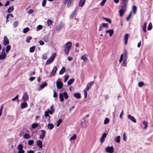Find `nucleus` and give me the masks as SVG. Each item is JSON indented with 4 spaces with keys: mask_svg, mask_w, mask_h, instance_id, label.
<instances>
[{
    "mask_svg": "<svg viewBox=\"0 0 153 153\" xmlns=\"http://www.w3.org/2000/svg\"><path fill=\"white\" fill-rule=\"evenodd\" d=\"M72 46V43L70 42H67L64 45V51L65 54L68 55L69 51Z\"/></svg>",
    "mask_w": 153,
    "mask_h": 153,
    "instance_id": "obj_1",
    "label": "nucleus"
},
{
    "mask_svg": "<svg viewBox=\"0 0 153 153\" xmlns=\"http://www.w3.org/2000/svg\"><path fill=\"white\" fill-rule=\"evenodd\" d=\"M56 53H53L46 61V64L48 65L52 63L54 61L56 56Z\"/></svg>",
    "mask_w": 153,
    "mask_h": 153,
    "instance_id": "obj_2",
    "label": "nucleus"
},
{
    "mask_svg": "<svg viewBox=\"0 0 153 153\" xmlns=\"http://www.w3.org/2000/svg\"><path fill=\"white\" fill-rule=\"evenodd\" d=\"M23 147L22 144H19L17 147V149L18 150V153H25V151L23 149Z\"/></svg>",
    "mask_w": 153,
    "mask_h": 153,
    "instance_id": "obj_3",
    "label": "nucleus"
},
{
    "mask_svg": "<svg viewBox=\"0 0 153 153\" xmlns=\"http://www.w3.org/2000/svg\"><path fill=\"white\" fill-rule=\"evenodd\" d=\"M105 151L107 152L112 153L114 151V148L113 146H108L106 148Z\"/></svg>",
    "mask_w": 153,
    "mask_h": 153,
    "instance_id": "obj_4",
    "label": "nucleus"
},
{
    "mask_svg": "<svg viewBox=\"0 0 153 153\" xmlns=\"http://www.w3.org/2000/svg\"><path fill=\"white\" fill-rule=\"evenodd\" d=\"M74 1V0H63V3L64 4H65L68 2L67 5L68 6H70L71 5V3Z\"/></svg>",
    "mask_w": 153,
    "mask_h": 153,
    "instance_id": "obj_5",
    "label": "nucleus"
},
{
    "mask_svg": "<svg viewBox=\"0 0 153 153\" xmlns=\"http://www.w3.org/2000/svg\"><path fill=\"white\" fill-rule=\"evenodd\" d=\"M56 85L58 88L60 89L62 88L63 84L62 83L61 81H57L56 83Z\"/></svg>",
    "mask_w": 153,
    "mask_h": 153,
    "instance_id": "obj_6",
    "label": "nucleus"
},
{
    "mask_svg": "<svg viewBox=\"0 0 153 153\" xmlns=\"http://www.w3.org/2000/svg\"><path fill=\"white\" fill-rule=\"evenodd\" d=\"M93 83L94 82L93 81H91L88 83L87 84V85L85 90L88 91L91 88L92 85H93Z\"/></svg>",
    "mask_w": 153,
    "mask_h": 153,
    "instance_id": "obj_7",
    "label": "nucleus"
},
{
    "mask_svg": "<svg viewBox=\"0 0 153 153\" xmlns=\"http://www.w3.org/2000/svg\"><path fill=\"white\" fill-rule=\"evenodd\" d=\"M41 131L42 134L40 135L39 138L42 140H43L44 138L45 135V131L44 130H42Z\"/></svg>",
    "mask_w": 153,
    "mask_h": 153,
    "instance_id": "obj_8",
    "label": "nucleus"
},
{
    "mask_svg": "<svg viewBox=\"0 0 153 153\" xmlns=\"http://www.w3.org/2000/svg\"><path fill=\"white\" fill-rule=\"evenodd\" d=\"M57 70V67H54L51 72V74L50 75L51 77H52V76H54L55 75L56 72Z\"/></svg>",
    "mask_w": 153,
    "mask_h": 153,
    "instance_id": "obj_9",
    "label": "nucleus"
},
{
    "mask_svg": "<svg viewBox=\"0 0 153 153\" xmlns=\"http://www.w3.org/2000/svg\"><path fill=\"white\" fill-rule=\"evenodd\" d=\"M9 43V41L7 38L6 36H4L3 40V44L5 45H8Z\"/></svg>",
    "mask_w": 153,
    "mask_h": 153,
    "instance_id": "obj_10",
    "label": "nucleus"
},
{
    "mask_svg": "<svg viewBox=\"0 0 153 153\" xmlns=\"http://www.w3.org/2000/svg\"><path fill=\"white\" fill-rule=\"evenodd\" d=\"M107 135V134L106 133H103L100 139V141L101 143H102L105 141V138L106 137Z\"/></svg>",
    "mask_w": 153,
    "mask_h": 153,
    "instance_id": "obj_11",
    "label": "nucleus"
},
{
    "mask_svg": "<svg viewBox=\"0 0 153 153\" xmlns=\"http://www.w3.org/2000/svg\"><path fill=\"white\" fill-rule=\"evenodd\" d=\"M22 99L24 101H27L28 100V96L26 92H25L24 94Z\"/></svg>",
    "mask_w": 153,
    "mask_h": 153,
    "instance_id": "obj_12",
    "label": "nucleus"
},
{
    "mask_svg": "<svg viewBox=\"0 0 153 153\" xmlns=\"http://www.w3.org/2000/svg\"><path fill=\"white\" fill-rule=\"evenodd\" d=\"M128 3L122 2L121 5V9L126 10Z\"/></svg>",
    "mask_w": 153,
    "mask_h": 153,
    "instance_id": "obj_13",
    "label": "nucleus"
},
{
    "mask_svg": "<svg viewBox=\"0 0 153 153\" xmlns=\"http://www.w3.org/2000/svg\"><path fill=\"white\" fill-rule=\"evenodd\" d=\"M128 118L131 120L133 122L136 123V120L135 119L133 116H131V115L129 114L128 116Z\"/></svg>",
    "mask_w": 153,
    "mask_h": 153,
    "instance_id": "obj_14",
    "label": "nucleus"
},
{
    "mask_svg": "<svg viewBox=\"0 0 153 153\" xmlns=\"http://www.w3.org/2000/svg\"><path fill=\"white\" fill-rule=\"evenodd\" d=\"M128 33H126L125 34L124 38V43L125 45H127L128 43Z\"/></svg>",
    "mask_w": 153,
    "mask_h": 153,
    "instance_id": "obj_15",
    "label": "nucleus"
},
{
    "mask_svg": "<svg viewBox=\"0 0 153 153\" xmlns=\"http://www.w3.org/2000/svg\"><path fill=\"white\" fill-rule=\"evenodd\" d=\"M37 145L40 148H42V142L40 140H39L37 141L36 142Z\"/></svg>",
    "mask_w": 153,
    "mask_h": 153,
    "instance_id": "obj_16",
    "label": "nucleus"
},
{
    "mask_svg": "<svg viewBox=\"0 0 153 153\" xmlns=\"http://www.w3.org/2000/svg\"><path fill=\"white\" fill-rule=\"evenodd\" d=\"M85 0H80L79 3V6L80 7H82L85 4Z\"/></svg>",
    "mask_w": 153,
    "mask_h": 153,
    "instance_id": "obj_17",
    "label": "nucleus"
},
{
    "mask_svg": "<svg viewBox=\"0 0 153 153\" xmlns=\"http://www.w3.org/2000/svg\"><path fill=\"white\" fill-rule=\"evenodd\" d=\"M73 96L77 99H80L81 97V95L79 93H75L73 94Z\"/></svg>",
    "mask_w": 153,
    "mask_h": 153,
    "instance_id": "obj_18",
    "label": "nucleus"
},
{
    "mask_svg": "<svg viewBox=\"0 0 153 153\" xmlns=\"http://www.w3.org/2000/svg\"><path fill=\"white\" fill-rule=\"evenodd\" d=\"M66 71L65 68L64 67H62L61 69L59 72V74L60 75L62 74Z\"/></svg>",
    "mask_w": 153,
    "mask_h": 153,
    "instance_id": "obj_19",
    "label": "nucleus"
},
{
    "mask_svg": "<svg viewBox=\"0 0 153 153\" xmlns=\"http://www.w3.org/2000/svg\"><path fill=\"white\" fill-rule=\"evenodd\" d=\"M47 127L49 130H51L54 128V125L52 123H49L47 125Z\"/></svg>",
    "mask_w": 153,
    "mask_h": 153,
    "instance_id": "obj_20",
    "label": "nucleus"
},
{
    "mask_svg": "<svg viewBox=\"0 0 153 153\" xmlns=\"http://www.w3.org/2000/svg\"><path fill=\"white\" fill-rule=\"evenodd\" d=\"M27 106V104L26 102H24L22 103L21 105V108L24 109Z\"/></svg>",
    "mask_w": 153,
    "mask_h": 153,
    "instance_id": "obj_21",
    "label": "nucleus"
},
{
    "mask_svg": "<svg viewBox=\"0 0 153 153\" xmlns=\"http://www.w3.org/2000/svg\"><path fill=\"white\" fill-rule=\"evenodd\" d=\"M126 11V10H124L123 9H121L119 11V13L120 16V17H122L123 16L124 13L125 11Z\"/></svg>",
    "mask_w": 153,
    "mask_h": 153,
    "instance_id": "obj_22",
    "label": "nucleus"
},
{
    "mask_svg": "<svg viewBox=\"0 0 153 153\" xmlns=\"http://www.w3.org/2000/svg\"><path fill=\"white\" fill-rule=\"evenodd\" d=\"M106 33H109L110 36H111L114 33V30H108L106 31Z\"/></svg>",
    "mask_w": 153,
    "mask_h": 153,
    "instance_id": "obj_23",
    "label": "nucleus"
},
{
    "mask_svg": "<svg viewBox=\"0 0 153 153\" xmlns=\"http://www.w3.org/2000/svg\"><path fill=\"white\" fill-rule=\"evenodd\" d=\"M6 56V53L0 55V59L3 60L5 59Z\"/></svg>",
    "mask_w": 153,
    "mask_h": 153,
    "instance_id": "obj_24",
    "label": "nucleus"
},
{
    "mask_svg": "<svg viewBox=\"0 0 153 153\" xmlns=\"http://www.w3.org/2000/svg\"><path fill=\"white\" fill-rule=\"evenodd\" d=\"M74 80L75 79L73 78L70 79L67 82L68 85H70L74 82Z\"/></svg>",
    "mask_w": 153,
    "mask_h": 153,
    "instance_id": "obj_25",
    "label": "nucleus"
},
{
    "mask_svg": "<svg viewBox=\"0 0 153 153\" xmlns=\"http://www.w3.org/2000/svg\"><path fill=\"white\" fill-rule=\"evenodd\" d=\"M114 140L116 142L120 143V136H118L116 137L114 139Z\"/></svg>",
    "mask_w": 153,
    "mask_h": 153,
    "instance_id": "obj_26",
    "label": "nucleus"
},
{
    "mask_svg": "<svg viewBox=\"0 0 153 153\" xmlns=\"http://www.w3.org/2000/svg\"><path fill=\"white\" fill-rule=\"evenodd\" d=\"M137 10V7L136 6H133L132 7V10L134 14H135Z\"/></svg>",
    "mask_w": 153,
    "mask_h": 153,
    "instance_id": "obj_27",
    "label": "nucleus"
},
{
    "mask_svg": "<svg viewBox=\"0 0 153 153\" xmlns=\"http://www.w3.org/2000/svg\"><path fill=\"white\" fill-rule=\"evenodd\" d=\"M14 8L13 7H9L7 10V11L9 13H10L11 12L13 11Z\"/></svg>",
    "mask_w": 153,
    "mask_h": 153,
    "instance_id": "obj_28",
    "label": "nucleus"
},
{
    "mask_svg": "<svg viewBox=\"0 0 153 153\" xmlns=\"http://www.w3.org/2000/svg\"><path fill=\"white\" fill-rule=\"evenodd\" d=\"M35 46H33L30 47V53H33L34 52L35 50Z\"/></svg>",
    "mask_w": 153,
    "mask_h": 153,
    "instance_id": "obj_29",
    "label": "nucleus"
},
{
    "mask_svg": "<svg viewBox=\"0 0 153 153\" xmlns=\"http://www.w3.org/2000/svg\"><path fill=\"white\" fill-rule=\"evenodd\" d=\"M62 25H58L56 28V31L57 32H58L62 28Z\"/></svg>",
    "mask_w": 153,
    "mask_h": 153,
    "instance_id": "obj_30",
    "label": "nucleus"
},
{
    "mask_svg": "<svg viewBox=\"0 0 153 153\" xmlns=\"http://www.w3.org/2000/svg\"><path fill=\"white\" fill-rule=\"evenodd\" d=\"M76 10H74L71 14L70 16V19H72L74 17V16L75 13H76Z\"/></svg>",
    "mask_w": 153,
    "mask_h": 153,
    "instance_id": "obj_31",
    "label": "nucleus"
},
{
    "mask_svg": "<svg viewBox=\"0 0 153 153\" xmlns=\"http://www.w3.org/2000/svg\"><path fill=\"white\" fill-rule=\"evenodd\" d=\"M30 135L27 134H25L23 136V138L25 139H28L30 138Z\"/></svg>",
    "mask_w": 153,
    "mask_h": 153,
    "instance_id": "obj_32",
    "label": "nucleus"
},
{
    "mask_svg": "<svg viewBox=\"0 0 153 153\" xmlns=\"http://www.w3.org/2000/svg\"><path fill=\"white\" fill-rule=\"evenodd\" d=\"M38 126V124L37 123H33L31 125V127L32 128H35Z\"/></svg>",
    "mask_w": 153,
    "mask_h": 153,
    "instance_id": "obj_33",
    "label": "nucleus"
},
{
    "mask_svg": "<svg viewBox=\"0 0 153 153\" xmlns=\"http://www.w3.org/2000/svg\"><path fill=\"white\" fill-rule=\"evenodd\" d=\"M59 98L61 102L63 101L64 99L63 98V96L61 93H60L59 94Z\"/></svg>",
    "mask_w": 153,
    "mask_h": 153,
    "instance_id": "obj_34",
    "label": "nucleus"
},
{
    "mask_svg": "<svg viewBox=\"0 0 153 153\" xmlns=\"http://www.w3.org/2000/svg\"><path fill=\"white\" fill-rule=\"evenodd\" d=\"M47 24L48 26H50L52 24V21L51 19H48L47 21Z\"/></svg>",
    "mask_w": 153,
    "mask_h": 153,
    "instance_id": "obj_35",
    "label": "nucleus"
},
{
    "mask_svg": "<svg viewBox=\"0 0 153 153\" xmlns=\"http://www.w3.org/2000/svg\"><path fill=\"white\" fill-rule=\"evenodd\" d=\"M63 95L65 99H67L68 98V96L66 92H64L63 93Z\"/></svg>",
    "mask_w": 153,
    "mask_h": 153,
    "instance_id": "obj_36",
    "label": "nucleus"
},
{
    "mask_svg": "<svg viewBox=\"0 0 153 153\" xmlns=\"http://www.w3.org/2000/svg\"><path fill=\"white\" fill-rule=\"evenodd\" d=\"M62 122V120L61 119H59V120L57 121V124L56 126L57 127H58L59 126L60 124H61V123Z\"/></svg>",
    "mask_w": 153,
    "mask_h": 153,
    "instance_id": "obj_37",
    "label": "nucleus"
},
{
    "mask_svg": "<svg viewBox=\"0 0 153 153\" xmlns=\"http://www.w3.org/2000/svg\"><path fill=\"white\" fill-rule=\"evenodd\" d=\"M47 83L46 82H45L44 83L42 84L41 85H40V88L41 89L45 87L46 86H47Z\"/></svg>",
    "mask_w": 153,
    "mask_h": 153,
    "instance_id": "obj_38",
    "label": "nucleus"
},
{
    "mask_svg": "<svg viewBox=\"0 0 153 153\" xmlns=\"http://www.w3.org/2000/svg\"><path fill=\"white\" fill-rule=\"evenodd\" d=\"M81 59H82L84 62H85L87 61V58L86 57H84V55L82 56L81 58Z\"/></svg>",
    "mask_w": 153,
    "mask_h": 153,
    "instance_id": "obj_39",
    "label": "nucleus"
},
{
    "mask_svg": "<svg viewBox=\"0 0 153 153\" xmlns=\"http://www.w3.org/2000/svg\"><path fill=\"white\" fill-rule=\"evenodd\" d=\"M109 119L108 118H107L105 119L104 121V124H108L109 123Z\"/></svg>",
    "mask_w": 153,
    "mask_h": 153,
    "instance_id": "obj_40",
    "label": "nucleus"
},
{
    "mask_svg": "<svg viewBox=\"0 0 153 153\" xmlns=\"http://www.w3.org/2000/svg\"><path fill=\"white\" fill-rule=\"evenodd\" d=\"M11 49V47L9 45H7L6 47V51L7 53Z\"/></svg>",
    "mask_w": 153,
    "mask_h": 153,
    "instance_id": "obj_41",
    "label": "nucleus"
},
{
    "mask_svg": "<svg viewBox=\"0 0 153 153\" xmlns=\"http://www.w3.org/2000/svg\"><path fill=\"white\" fill-rule=\"evenodd\" d=\"M76 135L75 134H74L73 136L71 137L70 139V140H74L76 139Z\"/></svg>",
    "mask_w": 153,
    "mask_h": 153,
    "instance_id": "obj_42",
    "label": "nucleus"
},
{
    "mask_svg": "<svg viewBox=\"0 0 153 153\" xmlns=\"http://www.w3.org/2000/svg\"><path fill=\"white\" fill-rule=\"evenodd\" d=\"M29 29L28 27H27L25 28L23 30V32L24 33H26L29 30Z\"/></svg>",
    "mask_w": 153,
    "mask_h": 153,
    "instance_id": "obj_43",
    "label": "nucleus"
},
{
    "mask_svg": "<svg viewBox=\"0 0 153 153\" xmlns=\"http://www.w3.org/2000/svg\"><path fill=\"white\" fill-rule=\"evenodd\" d=\"M152 24L151 23H150L148 27H147V30H151L152 29Z\"/></svg>",
    "mask_w": 153,
    "mask_h": 153,
    "instance_id": "obj_44",
    "label": "nucleus"
},
{
    "mask_svg": "<svg viewBox=\"0 0 153 153\" xmlns=\"http://www.w3.org/2000/svg\"><path fill=\"white\" fill-rule=\"evenodd\" d=\"M103 19L104 20H105L106 21L110 23H111L112 22L111 20L110 19H108L106 18H104V17H102Z\"/></svg>",
    "mask_w": 153,
    "mask_h": 153,
    "instance_id": "obj_45",
    "label": "nucleus"
},
{
    "mask_svg": "<svg viewBox=\"0 0 153 153\" xmlns=\"http://www.w3.org/2000/svg\"><path fill=\"white\" fill-rule=\"evenodd\" d=\"M34 143V141L33 140H30L28 141V143L29 145H31L33 144Z\"/></svg>",
    "mask_w": 153,
    "mask_h": 153,
    "instance_id": "obj_46",
    "label": "nucleus"
},
{
    "mask_svg": "<svg viewBox=\"0 0 153 153\" xmlns=\"http://www.w3.org/2000/svg\"><path fill=\"white\" fill-rule=\"evenodd\" d=\"M47 0H43L42 2V6L43 7L45 6Z\"/></svg>",
    "mask_w": 153,
    "mask_h": 153,
    "instance_id": "obj_47",
    "label": "nucleus"
},
{
    "mask_svg": "<svg viewBox=\"0 0 153 153\" xmlns=\"http://www.w3.org/2000/svg\"><path fill=\"white\" fill-rule=\"evenodd\" d=\"M32 39V37L31 36H28L27 37V38L26 39V41L27 43H29L30 42V41Z\"/></svg>",
    "mask_w": 153,
    "mask_h": 153,
    "instance_id": "obj_48",
    "label": "nucleus"
},
{
    "mask_svg": "<svg viewBox=\"0 0 153 153\" xmlns=\"http://www.w3.org/2000/svg\"><path fill=\"white\" fill-rule=\"evenodd\" d=\"M42 26L41 25H38L37 27V30H39L42 28Z\"/></svg>",
    "mask_w": 153,
    "mask_h": 153,
    "instance_id": "obj_49",
    "label": "nucleus"
},
{
    "mask_svg": "<svg viewBox=\"0 0 153 153\" xmlns=\"http://www.w3.org/2000/svg\"><path fill=\"white\" fill-rule=\"evenodd\" d=\"M131 14H132V12H131L129 14V15H128V16H127V17L126 18V20L127 21H128L129 20L131 16Z\"/></svg>",
    "mask_w": 153,
    "mask_h": 153,
    "instance_id": "obj_50",
    "label": "nucleus"
},
{
    "mask_svg": "<svg viewBox=\"0 0 153 153\" xmlns=\"http://www.w3.org/2000/svg\"><path fill=\"white\" fill-rule=\"evenodd\" d=\"M144 129H146L148 127V123L147 122L144 121Z\"/></svg>",
    "mask_w": 153,
    "mask_h": 153,
    "instance_id": "obj_51",
    "label": "nucleus"
},
{
    "mask_svg": "<svg viewBox=\"0 0 153 153\" xmlns=\"http://www.w3.org/2000/svg\"><path fill=\"white\" fill-rule=\"evenodd\" d=\"M45 116L46 117H47L50 116L48 113V112L47 111H45Z\"/></svg>",
    "mask_w": 153,
    "mask_h": 153,
    "instance_id": "obj_52",
    "label": "nucleus"
},
{
    "mask_svg": "<svg viewBox=\"0 0 153 153\" xmlns=\"http://www.w3.org/2000/svg\"><path fill=\"white\" fill-rule=\"evenodd\" d=\"M18 22L16 21L13 23V25L15 27H16L18 25Z\"/></svg>",
    "mask_w": 153,
    "mask_h": 153,
    "instance_id": "obj_53",
    "label": "nucleus"
},
{
    "mask_svg": "<svg viewBox=\"0 0 153 153\" xmlns=\"http://www.w3.org/2000/svg\"><path fill=\"white\" fill-rule=\"evenodd\" d=\"M48 112V113H49L51 114H52L54 112V110H50L49 109L48 110V111H47Z\"/></svg>",
    "mask_w": 153,
    "mask_h": 153,
    "instance_id": "obj_54",
    "label": "nucleus"
},
{
    "mask_svg": "<svg viewBox=\"0 0 153 153\" xmlns=\"http://www.w3.org/2000/svg\"><path fill=\"white\" fill-rule=\"evenodd\" d=\"M88 91L84 90V97L86 98L87 97V92Z\"/></svg>",
    "mask_w": 153,
    "mask_h": 153,
    "instance_id": "obj_55",
    "label": "nucleus"
},
{
    "mask_svg": "<svg viewBox=\"0 0 153 153\" xmlns=\"http://www.w3.org/2000/svg\"><path fill=\"white\" fill-rule=\"evenodd\" d=\"M106 0H102V1L100 3V4L102 6H104Z\"/></svg>",
    "mask_w": 153,
    "mask_h": 153,
    "instance_id": "obj_56",
    "label": "nucleus"
},
{
    "mask_svg": "<svg viewBox=\"0 0 153 153\" xmlns=\"http://www.w3.org/2000/svg\"><path fill=\"white\" fill-rule=\"evenodd\" d=\"M102 27L105 28H108V25L107 23H103L102 24Z\"/></svg>",
    "mask_w": 153,
    "mask_h": 153,
    "instance_id": "obj_57",
    "label": "nucleus"
},
{
    "mask_svg": "<svg viewBox=\"0 0 153 153\" xmlns=\"http://www.w3.org/2000/svg\"><path fill=\"white\" fill-rule=\"evenodd\" d=\"M138 85L139 87H141L143 85V82H139L138 83Z\"/></svg>",
    "mask_w": 153,
    "mask_h": 153,
    "instance_id": "obj_58",
    "label": "nucleus"
},
{
    "mask_svg": "<svg viewBox=\"0 0 153 153\" xmlns=\"http://www.w3.org/2000/svg\"><path fill=\"white\" fill-rule=\"evenodd\" d=\"M123 54H122L121 55V56H120V59H119V62H121L123 60Z\"/></svg>",
    "mask_w": 153,
    "mask_h": 153,
    "instance_id": "obj_59",
    "label": "nucleus"
},
{
    "mask_svg": "<svg viewBox=\"0 0 153 153\" xmlns=\"http://www.w3.org/2000/svg\"><path fill=\"white\" fill-rule=\"evenodd\" d=\"M69 76L68 75H66L65 76V79L64 80V82H66L68 80Z\"/></svg>",
    "mask_w": 153,
    "mask_h": 153,
    "instance_id": "obj_60",
    "label": "nucleus"
},
{
    "mask_svg": "<svg viewBox=\"0 0 153 153\" xmlns=\"http://www.w3.org/2000/svg\"><path fill=\"white\" fill-rule=\"evenodd\" d=\"M42 58L44 59H46L47 58V56L45 54L42 55Z\"/></svg>",
    "mask_w": 153,
    "mask_h": 153,
    "instance_id": "obj_61",
    "label": "nucleus"
},
{
    "mask_svg": "<svg viewBox=\"0 0 153 153\" xmlns=\"http://www.w3.org/2000/svg\"><path fill=\"white\" fill-rule=\"evenodd\" d=\"M53 97L54 98L56 97H57V94L56 91H54L53 92Z\"/></svg>",
    "mask_w": 153,
    "mask_h": 153,
    "instance_id": "obj_62",
    "label": "nucleus"
},
{
    "mask_svg": "<svg viewBox=\"0 0 153 153\" xmlns=\"http://www.w3.org/2000/svg\"><path fill=\"white\" fill-rule=\"evenodd\" d=\"M18 97H19V95L17 94L16 96L15 97L13 98L12 99V101H14V100H16L18 98Z\"/></svg>",
    "mask_w": 153,
    "mask_h": 153,
    "instance_id": "obj_63",
    "label": "nucleus"
},
{
    "mask_svg": "<svg viewBox=\"0 0 153 153\" xmlns=\"http://www.w3.org/2000/svg\"><path fill=\"white\" fill-rule=\"evenodd\" d=\"M39 43L40 45H43L44 44V42L41 40L39 41Z\"/></svg>",
    "mask_w": 153,
    "mask_h": 153,
    "instance_id": "obj_64",
    "label": "nucleus"
}]
</instances>
